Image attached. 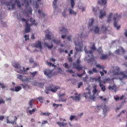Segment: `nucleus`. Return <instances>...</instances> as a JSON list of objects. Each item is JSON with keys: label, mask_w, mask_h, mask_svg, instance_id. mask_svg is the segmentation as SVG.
I'll list each match as a JSON object with an SVG mask.
<instances>
[{"label": "nucleus", "mask_w": 127, "mask_h": 127, "mask_svg": "<svg viewBox=\"0 0 127 127\" xmlns=\"http://www.w3.org/2000/svg\"><path fill=\"white\" fill-rule=\"evenodd\" d=\"M96 67L98 68L103 69V71H100V73L101 74V76L104 75V73H107V71L104 69L105 67L104 66H101L100 64H97L96 65Z\"/></svg>", "instance_id": "nucleus-9"}, {"label": "nucleus", "mask_w": 127, "mask_h": 127, "mask_svg": "<svg viewBox=\"0 0 127 127\" xmlns=\"http://www.w3.org/2000/svg\"><path fill=\"white\" fill-rule=\"evenodd\" d=\"M37 73H38L37 71H35L33 72H30V74H31V75H32L33 77H35L37 74Z\"/></svg>", "instance_id": "nucleus-47"}, {"label": "nucleus", "mask_w": 127, "mask_h": 127, "mask_svg": "<svg viewBox=\"0 0 127 127\" xmlns=\"http://www.w3.org/2000/svg\"><path fill=\"white\" fill-rule=\"evenodd\" d=\"M87 37V36H85V35H83L82 33H81L79 36V38H80L81 40H82V39L85 38Z\"/></svg>", "instance_id": "nucleus-39"}, {"label": "nucleus", "mask_w": 127, "mask_h": 127, "mask_svg": "<svg viewBox=\"0 0 127 127\" xmlns=\"http://www.w3.org/2000/svg\"><path fill=\"white\" fill-rule=\"evenodd\" d=\"M101 29L104 33H106V32L108 30L107 27H106L105 25H102V26H101Z\"/></svg>", "instance_id": "nucleus-21"}, {"label": "nucleus", "mask_w": 127, "mask_h": 127, "mask_svg": "<svg viewBox=\"0 0 127 127\" xmlns=\"http://www.w3.org/2000/svg\"><path fill=\"white\" fill-rule=\"evenodd\" d=\"M0 86H1V88L2 89L5 88V86L1 83H0Z\"/></svg>", "instance_id": "nucleus-59"}, {"label": "nucleus", "mask_w": 127, "mask_h": 127, "mask_svg": "<svg viewBox=\"0 0 127 127\" xmlns=\"http://www.w3.org/2000/svg\"><path fill=\"white\" fill-rule=\"evenodd\" d=\"M70 4L71 8H73L75 5L74 0H70Z\"/></svg>", "instance_id": "nucleus-36"}, {"label": "nucleus", "mask_w": 127, "mask_h": 127, "mask_svg": "<svg viewBox=\"0 0 127 127\" xmlns=\"http://www.w3.org/2000/svg\"><path fill=\"white\" fill-rule=\"evenodd\" d=\"M57 1L58 0H54L53 1V5L54 6V8H55V9H56V8L57 7Z\"/></svg>", "instance_id": "nucleus-40"}, {"label": "nucleus", "mask_w": 127, "mask_h": 127, "mask_svg": "<svg viewBox=\"0 0 127 127\" xmlns=\"http://www.w3.org/2000/svg\"><path fill=\"white\" fill-rule=\"evenodd\" d=\"M37 100H38V101L40 103H43L44 97H39V98H37Z\"/></svg>", "instance_id": "nucleus-37"}, {"label": "nucleus", "mask_w": 127, "mask_h": 127, "mask_svg": "<svg viewBox=\"0 0 127 127\" xmlns=\"http://www.w3.org/2000/svg\"><path fill=\"white\" fill-rule=\"evenodd\" d=\"M83 86V83L82 82H79L78 84V88H80L81 87V86Z\"/></svg>", "instance_id": "nucleus-53"}, {"label": "nucleus", "mask_w": 127, "mask_h": 127, "mask_svg": "<svg viewBox=\"0 0 127 127\" xmlns=\"http://www.w3.org/2000/svg\"><path fill=\"white\" fill-rule=\"evenodd\" d=\"M84 74V73H83L82 74H78L77 76L79 77H81L82 76H83V75Z\"/></svg>", "instance_id": "nucleus-60"}, {"label": "nucleus", "mask_w": 127, "mask_h": 127, "mask_svg": "<svg viewBox=\"0 0 127 127\" xmlns=\"http://www.w3.org/2000/svg\"><path fill=\"white\" fill-rule=\"evenodd\" d=\"M116 86L115 85H113L112 86H109V87H108V89H109V90H114V89H116Z\"/></svg>", "instance_id": "nucleus-41"}, {"label": "nucleus", "mask_w": 127, "mask_h": 127, "mask_svg": "<svg viewBox=\"0 0 127 127\" xmlns=\"http://www.w3.org/2000/svg\"><path fill=\"white\" fill-rule=\"evenodd\" d=\"M44 73L45 75H47L49 78H52V72L49 70H46L44 71Z\"/></svg>", "instance_id": "nucleus-13"}, {"label": "nucleus", "mask_w": 127, "mask_h": 127, "mask_svg": "<svg viewBox=\"0 0 127 127\" xmlns=\"http://www.w3.org/2000/svg\"><path fill=\"white\" fill-rule=\"evenodd\" d=\"M53 42L56 45H58L61 43V41L56 40L55 39L53 40Z\"/></svg>", "instance_id": "nucleus-38"}, {"label": "nucleus", "mask_w": 127, "mask_h": 127, "mask_svg": "<svg viewBox=\"0 0 127 127\" xmlns=\"http://www.w3.org/2000/svg\"><path fill=\"white\" fill-rule=\"evenodd\" d=\"M94 32L95 33H99L100 30H99V28L98 27V26H96V27H95Z\"/></svg>", "instance_id": "nucleus-32"}, {"label": "nucleus", "mask_w": 127, "mask_h": 127, "mask_svg": "<svg viewBox=\"0 0 127 127\" xmlns=\"http://www.w3.org/2000/svg\"><path fill=\"white\" fill-rule=\"evenodd\" d=\"M125 98V96L122 95L120 98L119 97H117L115 98L116 101H118L119 100H122Z\"/></svg>", "instance_id": "nucleus-33"}, {"label": "nucleus", "mask_w": 127, "mask_h": 127, "mask_svg": "<svg viewBox=\"0 0 127 127\" xmlns=\"http://www.w3.org/2000/svg\"><path fill=\"white\" fill-rule=\"evenodd\" d=\"M29 22H30L31 23L30 24H29V23H28V21H27L26 22V26L25 28V33H28L30 32V30H31L30 27L32 26V25H35V26L38 25V23L36 22L35 20H34V19H32V18H30L29 20Z\"/></svg>", "instance_id": "nucleus-2"}, {"label": "nucleus", "mask_w": 127, "mask_h": 127, "mask_svg": "<svg viewBox=\"0 0 127 127\" xmlns=\"http://www.w3.org/2000/svg\"><path fill=\"white\" fill-rule=\"evenodd\" d=\"M81 61L79 59H77L76 63H73V67L76 69L77 70L80 71L83 69V66L80 64Z\"/></svg>", "instance_id": "nucleus-7"}, {"label": "nucleus", "mask_w": 127, "mask_h": 127, "mask_svg": "<svg viewBox=\"0 0 127 127\" xmlns=\"http://www.w3.org/2000/svg\"><path fill=\"white\" fill-rule=\"evenodd\" d=\"M101 77H99L98 78V79H99V86L101 88V90L105 92L106 88V87L103 85V84H102V81L101 80Z\"/></svg>", "instance_id": "nucleus-12"}, {"label": "nucleus", "mask_w": 127, "mask_h": 127, "mask_svg": "<svg viewBox=\"0 0 127 127\" xmlns=\"http://www.w3.org/2000/svg\"><path fill=\"white\" fill-rule=\"evenodd\" d=\"M57 124H58L60 127H64L67 125V123H61L60 122H57Z\"/></svg>", "instance_id": "nucleus-20"}, {"label": "nucleus", "mask_w": 127, "mask_h": 127, "mask_svg": "<svg viewBox=\"0 0 127 127\" xmlns=\"http://www.w3.org/2000/svg\"><path fill=\"white\" fill-rule=\"evenodd\" d=\"M42 114V115H44V116H48L50 115V114L47 113H43Z\"/></svg>", "instance_id": "nucleus-57"}, {"label": "nucleus", "mask_w": 127, "mask_h": 127, "mask_svg": "<svg viewBox=\"0 0 127 127\" xmlns=\"http://www.w3.org/2000/svg\"><path fill=\"white\" fill-rule=\"evenodd\" d=\"M69 12L70 14L74 15H76V12H75L73 9L71 8L69 9Z\"/></svg>", "instance_id": "nucleus-28"}, {"label": "nucleus", "mask_w": 127, "mask_h": 127, "mask_svg": "<svg viewBox=\"0 0 127 127\" xmlns=\"http://www.w3.org/2000/svg\"><path fill=\"white\" fill-rule=\"evenodd\" d=\"M66 99H63L62 98H60L59 99V102H66Z\"/></svg>", "instance_id": "nucleus-49"}, {"label": "nucleus", "mask_w": 127, "mask_h": 127, "mask_svg": "<svg viewBox=\"0 0 127 127\" xmlns=\"http://www.w3.org/2000/svg\"><path fill=\"white\" fill-rule=\"evenodd\" d=\"M44 45L46 47H47L48 49H51L52 48H53V44H51V46H49L48 43H45Z\"/></svg>", "instance_id": "nucleus-30"}, {"label": "nucleus", "mask_w": 127, "mask_h": 127, "mask_svg": "<svg viewBox=\"0 0 127 127\" xmlns=\"http://www.w3.org/2000/svg\"><path fill=\"white\" fill-rule=\"evenodd\" d=\"M38 12L41 16L45 17L46 16V14L44 13H43V12L40 9H39L38 10Z\"/></svg>", "instance_id": "nucleus-31"}, {"label": "nucleus", "mask_w": 127, "mask_h": 127, "mask_svg": "<svg viewBox=\"0 0 127 127\" xmlns=\"http://www.w3.org/2000/svg\"><path fill=\"white\" fill-rule=\"evenodd\" d=\"M0 2L2 4H6V5H7L8 3L6 4V2L5 1V0H0Z\"/></svg>", "instance_id": "nucleus-50"}, {"label": "nucleus", "mask_w": 127, "mask_h": 127, "mask_svg": "<svg viewBox=\"0 0 127 127\" xmlns=\"http://www.w3.org/2000/svg\"><path fill=\"white\" fill-rule=\"evenodd\" d=\"M63 66H64V67H65V68H67V69H68V68H69L67 63L64 64L63 65Z\"/></svg>", "instance_id": "nucleus-56"}, {"label": "nucleus", "mask_w": 127, "mask_h": 127, "mask_svg": "<svg viewBox=\"0 0 127 127\" xmlns=\"http://www.w3.org/2000/svg\"><path fill=\"white\" fill-rule=\"evenodd\" d=\"M90 49L91 50V51H87L86 47H85L84 49L86 54H90L92 56L91 58H90L89 60H87L88 63H90L91 62H94L95 61L94 57L93 56L94 51L96 50V48L95 47V44H94V43H93L92 46L90 47Z\"/></svg>", "instance_id": "nucleus-1"}, {"label": "nucleus", "mask_w": 127, "mask_h": 127, "mask_svg": "<svg viewBox=\"0 0 127 127\" xmlns=\"http://www.w3.org/2000/svg\"><path fill=\"white\" fill-rule=\"evenodd\" d=\"M46 38L48 40H50L52 39V36L49 35V34H48V35H46Z\"/></svg>", "instance_id": "nucleus-43"}, {"label": "nucleus", "mask_w": 127, "mask_h": 127, "mask_svg": "<svg viewBox=\"0 0 127 127\" xmlns=\"http://www.w3.org/2000/svg\"><path fill=\"white\" fill-rule=\"evenodd\" d=\"M87 90H89L88 93H84L83 94V96L86 98V99H89L92 100H94L96 98L95 96H94V95H92V93L91 91V90L89 89H87Z\"/></svg>", "instance_id": "nucleus-8"}, {"label": "nucleus", "mask_w": 127, "mask_h": 127, "mask_svg": "<svg viewBox=\"0 0 127 127\" xmlns=\"http://www.w3.org/2000/svg\"><path fill=\"white\" fill-rule=\"evenodd\" d=\"M73 120L77 121L78 120V119L75 116H70L69 118V120L72 121Z\"/></svg>", "instance_id": "nucleus-27"}, {"label": "nucleus", "mask_w": 127, "mask_h": 127, "mask_svg": "<svg viewBox=\"0 0 127 127\" xmlns=\"http://www.w3.org/2000/svg\"><path fill=\"white\" fill-rule=\"evenodd\" d=\"M102 4L106 5L107 3V0H101Z\"/></svg>", "instance_id": "nucleus-48"}, {"label": "nucleus", "mask_w": 127, "mask_h": 127, "mask_svg": "<svg viewBox=\"0 0 127 127\" xmlns=\"http://www.w3.org/2000/svg\"><path fill=\"white\" fill-rule=\"evenodd\" d=\"M33 99L31 100L29 102V105L30 106V108H31L33 107Z\"/></svg>", "instance_id": "nucleus-46"}, {"label": "nucleus", "mask_w": 127, "mask_h": 127, "mask_svg": "<svg viewBox=\"0 0 127 127\" xmlns=\"http://www.w3.org/2000/svg\"><path fill=\"white\" fill-rule=\"evenodd\" d=\"M81 94H78L77 96L75 97L71 96V98H73V100L80 101L81 100Z\"/></svg>", "instance_id": "nucleus-15"}, {"label": "nucleus", "mask_w": 127, "mask_h": 127, "mask_svg": "<svg viewBox=\"0 0 127 127\" xmlns=\"http://www.w3.org/2000/svg\"><path fill=\"white\" fill-rule=\"evenodd\" d=\"M119 74H121L123 76V78H127V75L124 73V72H116L114 74L115 75H119Z\"/></svg>", "instance_id": "nucleus-18"}, {"label": "nucleus", "mask_w": 127, "mask_h": 127, "mask_svg": "<svg viewBox=\"0 0 127 127\" xmlns=\"http://www.w3.org/2000/svg\"><path fill=\"white\" fill-rule=\"evenodd\" d=\"M18 20H20L22 22H26V23L27 21V23L29 22V20H26V19H24V18H22L21 19H18Z\"/></svg>", "instance_id": "nucleus-44"}, {"label": "nucleus", "mask_w": 127, "mask_h": 127, "mask_svg": "<svg viewBox=\"0 0 127 127\" xmlns=\"http://www.w3.org/2000/svg\"><path fill=\"white\" fill-rule=\"evenodd\" d=\"M59 89H60V87L55 86L53 84H50L49 86L45 87V93L47 94L49 93V91H51L53 93H56Z\"/></svg>", "instance_id": "nucleus-4"}, {"label": "nucleus", "mask_w": 127, "mask_h": 127, "mask_svg": "<svg viewBox=\"0 0 127 127\" xmlns=\"http://www.w3.org/2000/svg\"><path fill=\"white\" fill-rule=\"evenodd\" d=\"M36 111V109L34 108V109H33L32 110H29L28 112L30 115H32L33 114H34Z\"/></svg>", "instance_id": "nucleus-35"}, {"label": "nucleus", "mask_w": 127, "mask_h": 127, "mask_svg": "<svg viewBox=\"0 0 127 127\" xmlns=\"http://www.w3.org/2000/svg\"><path fill=\"white\" fill-rule=\"evenodd\" d=\"M15 3H17V6L18 7L20 8L21 7L20 2L18 0H15L14 2H13V0H10V1L8 2L7 4H6L8 9H14L15 8Z\"/></svg>", "instance_id": "nucleus-3"}, {"label": "nucleus", "mask_w": 127, "mask_h": 127, "mask_svg": "<svg viewBox=\"0 0 127 127\" xmlns=\"http://www.w3.org/2000/svg\"><path fill=\"white\" fill-rule=\"evenodd\" d=\"M100 15L99 16L100 18H103L104 16L106 15V11L104 9H102L100 11Z\"/></svg>", "instance_id": "nucleus-14"}, {"label": "nucleus", "mask_w": 127, "mask_h": 127, "mask_svg": "<svg viewBox=\"0 0 127 127\" xmlns=\"http://www.w3.org/2000/svg\"><path fill=\"white\" fill-rule=\"evenodd\" d=\"M112 16H113V13H110V14L108 16L107 22L109 23L112 21Z\"/></svg>", "instance_id": "nucleus-26"}, {"label": "nucleus", "mask_w": 127, "mask_h": 127, "mask_svg": "<svg viewBox=\"0 0 127 127\" xmlns=\"http://www.w3.org/2000/svg\"><path fill=\"white\" fill-rule=\"evenodd\" d=\"M29 62H30V63H33L34 62V60H33V59L31 58V59H29Z\"/></svg>", "instance_id": "nucleus-61"}, {"label": "nucleus", "mask_w": 127, "mask_h": 127, "mask_svg": "<svg viewBox=\"0 0 127 127\" xmlns=\"http://www.w3.org/2000/svg\"><path fill=\"white\" fill-rule=\"evenodd\" d=\"M24 38L25 39V41L28 40L29 39V35H24Z\"/></svg>", "instance_id": "nucleus-51"}, {"label": "nucleus", "mask_w": 127, "mask_h": 127, "mask_svg": "<svg viewBox=\"0 0 127 127\" xmlns=\"http://www.w3.org/2000/svg\"><path fill=\"white\" fill-rule=\"evenodd\" d=\"M60 31L62 32V34H64V33L66 34L67 33V29H65V28H64V27H62V29L60 30Z\"/></svg>", "instance_id": "nucleus-22"}, {"label": "nucleus", "mask_w": 127, "mask_h": 127, "mask_svg": "<svg viewBox=\"0 0 127 127\" xmlns=\"http://www.w3.org/2000/svg\"><path fill=\"white\" fill-rule=\"evenodd\" d=\"M39 85L40 86V87H41V88L44 87V85H45V83H39Z\"/></svg>", "instance_id": "nucleus-55"}, {"label": "nucleus", "mask_w": 127, "mask_h": 127, "mask_svg": "<svg viewBox=\"0 0 127 127\" xmlns=\"http://www.w3.org/2000/svg\"><path fill=\"white\" fill-rule=\"evenodd\" d=\"M17 78L20 79L22 81H29V79L28 78H27L24 76H22L21 75H17Z\"/></svg>", "instance_id": "nucleus-10"}, {"label": "nucleus", "mask_w": 127, "mask_h": 127, "mask_svg": "<svg viewBox=\"0 0 127 127\" xmlns=\"http://www.w3.org/2000/svg\"><path fill=\"white\" fill-rule=\"evenodd\" d=\"M34 47L36 48H39L40 50L42 49V43L40 41H37L36 42V43L34 44Z\"/></svg>", "instance_id": "nucleus-11"}, {"label": "nucleus", "mask_w": 127, "mask_h": 127, "mask_svg": "<svg viewBox=\"0 0 127 127\" xmlns=\"http://www.w3.org/2000/svg\"><path fill=\"white\" fill-rule=\"evenodd\" d=\"M108 58V56L107 55H102V56L100 57V59L101 60H105Z\"/></svg>", "instance_id": "nucleus-29"}, {"label": "nucleus", "mask_w": 127, "mask_h": 127, "mask_svg": "<svg viewBox=\"0 0 127 127\" xmlns=\"http://www.w3.org/2000/svg\"><path fill=\"white\" fill-rule=\"evenodd\" d=\"M47 64L48 65H49L50 66H52V67L56 66L54 64H53L52 63H50V62H47Z\"/></svg>", "instance_id": "nucleus-52"}, {"label": "nucleus", "mask_w": 127, "mask_h": 127, "mask_svg": "<svg viewBox=\"0 0 127 127\" xmlns=\"http://www.w3.org/2000/svg\"><path fill=\"white\" fill-rule=\"evenodd\" d=\"M59 51H60V52L61 53H62L64 52V49H59Z\"/></svg>", "instance_id": "nucleus-62"}, {"label": "nucleus", "mask_w": 127, "mask_h": 127, "mask_svg": "<svg viewBox=\"0 0 127 127\" xmlns=\"http://www.w3.org/2000/svg\"><path fill=\"white\" fill-rule=\"evenodd\" d=\"M116 53L117 54V55H120V50H117L116 51Z\"/></svg>", "instance_id": "nucleus-64"}, {"label": "nucleus", "mask_w": 127, "mask_h": 127, "mask_svg": "<svg viewBox=\"0 0 127 127\" xmlns=\"http://www.w3.org/2000/svg\"><path fill=\"white\" fill-rule=\"evenodd\" d=\"M28 11L30 14H32V9L31 8V7H30L28 9Z\"/></svg>", "instance_id": "nucleus-54"}, {"label": "nucleus", "mask_w": 127, "mask_h": 127, "mask_svg": "<svg viewBox=\"0 0 127 127\" xmlns=\"http://www.w3.org/2000/svg\"><path fill=\"white\" fill-rule=\"evenodd\" d=\"M20 86L24 89H29L30 88V86L26 84H21Z\"/></svg>", "instance_id": "nucleus-24"}, {"label": "nucleus", "mask_w": 127, "mask_h": 127, "mask_svg": "<svg viewBox=\"0 0 127 127\" xmlns=\"http://www.w3.org/2000/svg\"><path fill=\"white\" fill-rule=\"evenodd\" d=\"M24 2L25 4V7H27L29 5V2H31V0H24Z\"/></svg>", "instance_id": "nucleus-25"}, {"label": "nucleus", "mask_w": 127, "mask_h": 127, "mask_svg": "<svg viewBox=\"0 0 127 127\" xmlns=\"http://www.w3.org/2000/svg\"><path fill=\"white\" fill-rule=\"evenodd\" d=\"M50 61L53 62H55L56 61V59H53V58H51V59H50Z\"/></svg>", "instance_id": "nucleus-63"}, {"label": "nucleus", "mask_w": 127, "mask_h": 127, "mask_svg": "<svg viewBox=\"0 0 127 127\" xmlns=\"http://www.w3.org/2000/svg\"><path fill=\"white\" fill-rule=\"evenodd\" d=\"M12 66L15 67V68L18 69L20 70H21V66L20 65V64H19L18 63H13L12 64Z\"/></svg>", "instance_id": "nucleus-16"}, {"label": "nucleus", "mask_w": 127, "mask_h": 127, "mask_svg": "<svg viewBox=\"0 0 127 127\" xmlns=\"http://www.w3.org/2000/svg\"><path fill=\"white\" fill-rule=\"evenodd\" d=\"M97 73L98 72V70H97L96 68H93L92 69V70H90L88 71V73L89 74H93L94 73Z\"/></svg>", "instance_id": "nucleus-19"}, {"label": "nucleus", "mask_w": 127, "mask_h": 127, "mask_svg": "<svg viewBox=\"0 0 127 127\" xmlns=\"http://www.w3.org/2000/svg\"><path fill=\"white\" fill-rule=\"evenodd\" d=\"M21 89H22V87H21L16 86V87H15L14 91L15 92H18V91H19Z\"/></svg>", "instance_id": "nucleus-34"}, {"label": "nucleus", "mask_w": 127, "mask_h": 127, "mask_svg": "<svg viewBox=\"0 0 127 127\" xmlns=\"http://www.w3.org/2000/svg\"><path fill=\"white\" fill-rule=\"evenodd\" d=\"M94 22V19H93V18L90 19L89 23L88 24V28L91 27L92 26Z\"/></svg>", "instance_id": "nucleus-23"}, {"label": "nucleus", "mask_w": 127, "mask_h": 127, "mask_svg": "<svg viewBox=\"0 0 127 127\" xmlns=\"http://www.w3.org/2000/svg\"><path fill=\"white\" fill-rule=\"evenodd\" d=\"M93 91H92V93H93V96H95V95L97 94L98 91H97V85H94L93 87Z\"/></svg>", "instance_id": "nucleus-17"}, {"label": "nucleus", "mask_w": 127, "mask_h": 127, "mask_svg": "<svg viewBox=\"0 0 127 127\" xmlns=\"http://www.w3.org/2000/svg\"><path fill=\"white\" fill-rule=\"evenodd\" d=\"M122 16L121 15H118L117 13L115 14L113 17V20L114 21V25L115 27L117 28V30L120 29V28H121V26H117V22L119 21V19Z\"/></svg>", "instance_id": "nucleus-6"}, {"label": "nucleus", "mask_w": 127, "mask_h": 127, "mask_svg": "<svg viewBox=\"0 0 127 127\" xmlns=\"http://www.w3.org/2000/svg\"><path fill=\"white\" fill-rule=\"evenodd\" d=\"M98 52L100 54L103 53V51L101 49H99L98 50Z\"/></svg>", "instance_id": "nucleus-58"}, {"label": "nucleus", "mask_w": 127, "mask_h": 127, "mask_svg": "<svg viewBox=\"0 0 127 127\" xmlns=\"http://www.w3.org/2000/svg\"><path fill=\"white\" fill-rule=\"evenodd\" d=\"M37 1H36V5L35 7L36 8H38L39 7V4L38 3V2H40L41 0H37Z\"/></svg>", "instance_id": "nucleus-42"}, {"label": "nucleus", "mask_w": 127, "mask_h": 127, "mask_svg": "<svg viewBox=\"0 0 127 127\" xmlns=\"http://www.w3.org/2000/svg\"><path fill=\"white\" fill-rule=\"evenodd\" d=\"M74 44L75 45V49L77 52H81L83 49L82 42L79 41V40H75L74 41Z\"/></svg>", "instance_id": "nucleus-5"}, {"label": "nucleus", "mask_w": 127, "mask_h": 127, "mask_svg": "<svg viewBox=\"0 0 127 127\" xmlns=\"http://www.w3.org/2000/svg\"><path fill=\"white\" fill-rule=\"evenodd\" d=\"M59 106H62L63 105H62V104H55V103L53 104V107H56V108H57L58 107H59Z\"/></svg>", "instance_id": "nucleus-45"}]
</instances>
